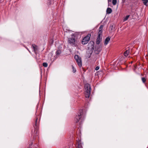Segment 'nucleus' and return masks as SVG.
I'll return each mask as SVG.
<instances>
[{"label":"nucleus","mask_w":148,"mask_h":148,"mask_svg":"<svg viewBox=\"0 0 148 148\" xmlns=\"http://www.w3.org/2000/svg\"><path fill=\"white\" fill-rule=\"evenodd\" d=\"M32 47L33 48V51L36 53V51L37 50V46L35 44H33L32 46Z\"/></svg>","instance_id":"nucleus-11"},{"label":"nucleus","mask_w":148,"mask_h":148,"mask_svg":"<svg viewBox=\"0 0 148 148\" xmlns=\"http://www.w3.org/2000/svg\"><path fill=\"white\" fill-rule=\"evenodd\" d=\"M103 25H101L99 27V31L98 32V35L97 36L101 37L102 34V28H103Z\"/></svg>","instance_id":"nucleus-7"},{"label":"nucleus","mask_w":148,"mask_h":148,"mask_svg":"<svg viewBox=\"0 0 148 148\" xmlns=\"http://www.w3.org/2000/svg\"><path fill=\"white\" fill-rule=\"evenodd\" d=\"M38 118H36L35 121V125H34V133H35V134L37 136L38 134V129L39 122L38 121Z\"/></svg>","instance_id":"nucleus-3"},{"label":"nucleus","mask_w":148,"mask_h":148,"mask_svg":"<svg viewBox=\"0 0 148 148\" xmlns=\"http://www.w3.org/2000/svg\"><path fill=\"white\" fill-rule=\"evenodd\" d=\"M94 43L92 41H90L88 44V48L89 49H93L94 47Z\"/></svg>","instance_id":"nucleus-8"},{"label":"nucleus","mask_w":148,"mask_h":148,"mask_svg":"<svg viewBox=\"0 0 148 148\" xmlns=\"http://www.w3.org/2000/svg\"><path fill=\"white\" fill-rule=\"evenodd\" d=\"M72 68L73 69V71L74 73H75L76 72V69L74 68V67L72 65Z\"/></svg>","instance_id":"nucleus-20"},{"label":"nucleus","mask_w":148,"mask_h":148,"mask_svg":"<svg viewBox=\"0 0 148 148\" xmlns=\"http://www.w3.org/2000/svg\"><path fill=\"white\" fill-rule=\"evenodd\" d=\"M112 3L114 5H115L116 3V0H112Z\"/></svg>","instance_id":"nucleus-18"},{"label":"nucleus","mask_w":148,"mask_h":148,"mask_svg":"<svg viewBox=\"0 0 148 148\" xmlns=\"http://www.w3.org/2000/svg\"><path fill=\"white\" fill-rule=\"evenodd\" d=\"M110 37H107L106 38L104 41V44L105 45H107L108 44L110 40Z\"/></svg>","instance_id":"nucleus-10"},{"label":"nucleus","mask_w":148,"mask_h":148,"mask_svg":"<svg viewBox=\"0 0 148 148\" xmlns=\"http://www.w3.org/2000/svg\"><path fill=\"white\" fill-rule=\"evenodd\" d=\"M68 42L72 45H74L75 44V38H69Z\"/></svg>","instance_id":"nucleus-6"},{"label":"nucleus","mask_w":148,"mask_h":148,"mask_svg":"<svg viewBox=\"0 0 148 148\" xmlns=\"http://www.w3.org/2000/svg\"><path fill=\"white\" fill-rule=\"evenodd\" d=\"M74 58L76 62L79 67L82 66V61L81 58L77 55H75L74 56Z\"/></svg>","instance_id":"nucleus-4"},{"label":"nucleus","mask_w":148,"mask_h":148,"mask_svg":"<svg viewBox=\"0 0 148 148\" xmlns=\"http://www.w3.org/2000/svg\"><path fill=\"white\" fill-rule=\"evenodd\" d=\"M78 148H82V146L81 144L79 143L78 145Z\"/></svg>","instance_id":"nucleus-21"},{"label":"nucleus","mask_w":148,"mask_h":148,"mask_svg":"<svg viewBox=\"0 0 148 148\" xmlns=\"http://www.w3.org/2000/svg\"><path fill=\"white\" fill-rule=\"evenodd\" d=\"M130 17V15H128L126 16L123 19V21H126Z\"/></svg>","instance_id":"nucleus-15"},{"label":"nucleus","mask_w":148,"mask_h":148,"mask_svg":"<svg viewBox=\"0 0 148 148\" xmlns=\"http://www.w3.org/2000/svg\"><path fill=\"white\" fill-rule=\"evenodd\" d=\"M27 49L28 50V51H29V52H30L29 50L28 49H27Z\"/></svg>","instance_id":"nucleus-27"},{"label":"nucleus","mask_w":148,"mask_h":148,"mask_svg":"<svg viewBox=\"0 0 148 148\" xmlns=\"http://www.w3.org/2000/svg\"><path fill=\"white\" fill-rule=\"evenodd\" d=\"M102 40V37L97 36L96 39V44L99 45Z\"/></svg>","instance_id":"nucleus-9"},{"label":"nucleus","mask_w":148,"mask_h":148,"mask_svg":"<svg viewBox=\"0 0 148 148\" xmlns=\"http://www.w3.org/2000/svg\"><path fill=\"white\" fill-rule=\"evenodd\" d=\"M71 36H73L74 35V34H71Z\"/></svg>","instance_id":"nucleus-25"},{"label":"nucleus","mask_w":148,"mask_h":148,"mask_svg":"<svg viewBox=\"0 0 148 148\" xmlns=\"http://www.w3.org/2000/svg\"><path fill=\"white\" fill-rule=\"evenodd\" d=\"M130 53V50L128 49L125 51L124 53V55L125 57H127L128 56Z\"/></svg>","instance_id":"nucleus-12"},{"label":"nucleus","mask_w":148,"mask_h":148,"mask_svg":"<svg viewBox=\"0 0 148 148\" xmlns=\"http://www.w3.org/2000/svg\"><path fill=\"white\" fill-rule=\"evenodd\" d=\"M99 69V67L98 66H96L95 68V70L96 71L98 70Z\"/></svg>","instance_id":"nucleus-23"},{"label":"nucleus","mask_w":148,"mask_h":148,"mask_svg":"<svg viewBox=\"0 0 148 148\" xmlns=\"http://www.w3.org/2000/svg\"><path fill=\"white\" fill-rule=\"evenodd\" d=\"M91 55V54H90V56H89V57H90V55Z\"/></svg>","instance_id":"nucleus-28"},{"label":"nucleus","mask_w":148,"mask_h":148,"mask_svg":"<svg viewBox=\"0 0 148 148\" xmlns=\"http://www.w3.org/2000/svg\"><path fill=\"white\" fill-rule=\"evenodd\" d=\"M61 51L60 50H57L56 52V55L59 56L61 53Z\"/></svg>","instance_id":"nucleus-16"},{"label":"nucleus","mask_w":148,"mask_h":148,"mask_svg":"<svg viewBox=\"0 0 148 148\" xmlns=\"http://www.w3.org/2000/svg\"><path fill=\"white\" fill-rule=\"evenodd\" d=\"M144 4L146 5H147V3L148 2V0H142Z\"/></svg>","instance_id":"nucleus-14"},{"label":"nucleus","mask_w":148,"mask_h":148,"mask_svg":"<svg viewBox=\"0 0 148 148\" xmlns=\"http://www.w3.org/2000/svg\"><path fill=\"white\" fill-rule=\"evenodd\" d=\"M142 80L143 83H145L146 81V79L145 77H142Z\"/></svg>","instance_id":"nucleus-19"},{"label":"nucleus","mask_w":148,"mask_h":148,"mask_svg":"<svg viewBox=\"0 0 148 148\" xmlns=\"http://www.w3.org/2000/svg\"><path fill=\"white\" fill-rule=\"evenodd\" d=\"M85 97L88 98L90 94L91 87L90 85L88 83L86 84L85 85Z\"/></svg>","instance_id":"nucleus-1"},{"label":"nucleus","mask_w":148,"mask_h":148,"mask_svg":"<svg viewBox=\"0 0 148 148\" xmlns=\"http://www.w3.org/2000/svg\"><path fill=\"white\" fill-rule=\"evenodd\" d=\"M67 31H68L67 32L66 31V34H68L69 33H71L72 31H69V30H68Z\"/></svg>","instance_id":"nucleus-22"},{"label":"nucleus","mask_w":148,"mask_h":148,"mask_svg":"<svg viewBox=\"0 0 148 148\" xmlns=\"http://www.w3.org/2000/svg\"><path fill=\"white\" fill-rule=\"evenodd\" d=\"M91 36L90 34H88L82 40V44L83 45H85L87 44L90 39Z\"/></svg>","instance_id":"nucleus-5"},{"label":"nucleus","mask_w":148,"mask_h":148,"mask_svg":"<svg viewBox=\"0 0 148 148\" xmlns=\"http://www.w3.org/2000/svg\"><path fill=\"white\" fill-rule=\"evenodd\" d=\"M112 0H108V2L109 3L110 2H111Z\"/></svg>","instance_id":"nucleus-26"},{"label":"nucleus","mask_w":148,"mask_h":148,"mask_svg":"<svg viewBox=\"0 0 148 148\" xmlns=\"http://www.w3.org/2000/svg\"><path fill=\"white\" fill-rule=\"evenodd\" d=\"M83 114V110L80 109L79 110L77 114L75 117V121L76 123L78 122L82 117Z\"/></svg>","instance_id":"nucleus-2"},{"label":"nucleus","mask_w":148,"mask_h":148,"mask_svg":"<svg viewBox=\"0 0 148 148\" xmlns=\"http://www.w3.org/2000/svg\"><path fill=\"white\" fill-rule=\"evenodd\" d=\"M42 65L45 67H47L48 66V64L46 62H44L42 64Z\"/></svg>","instance_id":"nucleus-17"},{"label":"nucleus","mask_w":148,"mask_h":148,"mask_svg":"<svg viewBox=\"0 0 148 148\" xmlns=\"http://www.w3.org/2000/svg\"><path fill=\"white\" fill-rule=\"evenodd\" d=\"M112 10L110 8H108L106 10L107 13L108 14H110L112 12Z\"/></svg>","instance_id":"nucleus-13"},{"label":"nucleus","mask_w":148,"mask_h":148,"mask_svg":"<svg viewBox=\"0 0 148 148\" xmlns=\"http://www.w3.org/2000/svg\"><path fill=\"white\" fill-rule=\"evenodd\" d=\"M126 0H122V2L123 3H124L125 1Z\"/></svg>","instance_id":"nucleus-24"}]
</instances>
